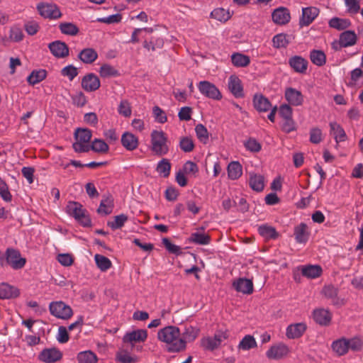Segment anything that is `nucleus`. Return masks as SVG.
<instances>
[{"label": "nucleus", "mask_w": 363, "mask_h": 363, "mask_svg": "<svg viewBox=\"0 0 363 363\" xmlns=\"http://www.w3.org/2000/svg\"><path fill=\"white\" fill-rule=\"evenodd\" d=\"M157 338L166 344L165 348L168 352L179 353L186 350L180 330L177 326L169 325L159 330Z\"/></svg>", "instance_id": "obj_1"}, {"label": "nucleus", "mask_w": 363, "mask_h": 363, "mask_svg": "<svg viewBox=\"0 0 363 363\" xmlns=\"http://www.w3.org/2000/svg\"><path fill=\"white\" fill-rule=\"evenodd\" d=\"M67 213L84 227L91 225V219L83 206L77 201H69L66 206Z\"/></svg>", "instance_id": "obj_2"}, {"label": "nucleus", "mask_w": 363, "mask_h": 363, "mask_svg": "<svg viewBox=\"0 0 363 363\" xmlns=\"http://www.w3.org/2000/svg\"><path fill=\"white\" fill-rule=\"evenodd\" d=\"M91 131L88 128H78L74 133L75 142L72 144L76 152H88L90 145L87 143L91 138Z\"/></svg>", "instance_id": "obj_3"}, {"label": "nucleus", "mask_w": 363, "mask_h": 363, "mask_svg": "<svg viewBox=\"0 0 363 363\" xmlns=\"http://www.w3.org/2000/svg\"><path fill=\"white\" fill-rule=\"evenodd\" d=\"M167 137L163 131L153 130L151 133L152 151L157 156H163L169 152Z\"/></svg>", "instance_id": "obj_4"}, {"label": "nucleus", "mask_w": 363, "mask_h": 363, "mask_svg": "<svg viewBox=\"0 0 363 363\" xmlns=\"http://www.w3.org/2000/svg\"><path fill=\"white\" fill-rule=\"evenodd\" d=\"M49 311L52 315L58 319L66 320L73 315L72 308L62 301H52L50 303Z\"/></svg>", "instance_id": "obj_5"}, {"label": "nucleus", "mask_w": 363, "mask_h": 363, "mask_svg": "<svg viewBox=\"0 0 363 363\" xmlns=\"http://www.w3.org/2000/svg\"><path fill=\"white\" fill-rule=\"evenodd\" d=\"M6 264L9 265L13 269H21L24 267L26 259L22 257L18 250L9 247L5 252Z\"/></svg>", "instance_id": "obj_6"}, {"label": "nucleus", "mask_w": 363, "mask_h": 363, "mask_svg": "<svg viewBox=\"0 0 363 363\" xmlns=\"http://www.w3.org/2000/svg\"><path fill=\"white\" fill-rule=\"evenodd\" d=\"M36 9L39 14L45 18L56 20L62 16L59 7L55 4L40 2Z\"/></svg>", "instance_id": "obj_7"}, {"label": "nucleus", "mask_w": 363, "mask_h": 363, "mask_svg": "<svg viewBox=\"0 0 363 363\" xmlns=\"http://www.w3.org/2000/svg\"><path fill=\"white\" fill-rule=\"evenodd\" d=\"M199 91L206 97L214 100H220L222 95L219 89L208 81H201L198 84Z\"/></svg>", "instance_id": "obj_8"}, {"label": "nucleus", "mask_w": 363, "mask_h": 363, "mask_svg": "<svg viewBox=\"0 0 363 363\" xmlns=\"http://www.w3.org/2000/svg\"><path fill=\"white\" fill-rule=\"evenodd\" d=\"M62 353L57 348H45L38 354V359L45 363H53L60 360Z\"/></svg>", "instance_id": "obj_9"}, {"label": "nucleus", "mask_w": 363, "mask_h": 363, "mask_svg": "<svg viewBox=\"0 0 363 363\" xmlns=\"http://www.w3.org/2000/svg\"><path fill=\"white\" fill-rule=\"evenodd\" d=\"M338 289L332 284L325 286L322 290V293L325 297L330 299L334 306L341 307L345 305V301L344 298L338 296Z\"/></svg>", "instance_id": "obj_10"}, {"label": "nucleus", "mask_w": 363, "mask_h": 363, "mask_svg": "<svg viewBox=\"0 0 363 363\" xmlns=\"http://www.w3.org/2000/svg\"><path fill=\"white\" fill-rule=\"evenodd\" d=\"M319 12V9L314 6L303 8L302 15L298 22L300 27L308 26L318 16Z\"/></svg>", "instance_id": "obj_11"}, {"label": "nucleus", "mask_w": 363, "mask_h": 363, "mask_svg": "<svg viewBox=\"0 0 363 363\" xmlns=\"http://www.w3.org/2000/svg\"><path fill=\"white\" fill-rule=\"evenodd\" d=\"M289 352V347L283 343L279 342L272 345L266 352V356L269 359H279L286 356Z\"/></svg>", "instance_id": "obj_12"}, {"label": "nucleus", "mask_w": 363, "mask_h": 363, "mask_svg": "<svg viewBox=\"0 0 363 363\" xmlns=\"http://www.w3.org/2000/svg\"><path fill=\"white\" fill-rule=\"evenodd\" d=\"M82 87L87 92H92L97 90L100 86L99 78L94 73H89L82 79Z\"/></svg>", "instance_id": "obj_13"}, {"label": "nucleus", "mask_w": 363, "mask_h": 363, "mask_svg": "<svg viewBox=\"0 0 363 363\" xmlns=\"http://www.w3.org/2000/svg\"><path fill=\"white\" fill-rule=\"evenodd\" d=\"M284 96L289 105L298 106L303 103L304 97L302 93L292 87H288L285 89Z\"/></svg>", "instance_id": "obj_14"}, {"label": "nucleus", "mask_w": 363, "mask_h": 363, "mask_svg": "<svg viewBox=\"0 0 363 363\" xmlns=\"http://www.w3.org/2000/svg\"><path fill=\"white\" fill-rule=\"evenodd\" d=\"M272 18L274 23L277 25H286L290 21L291 14L286 7H279L274 10Z\"/></svg>", "instance_id": "obj_15"}, {"label": "nucleus", "mask_w": 363, "mask_h": 363, "mask_svg": "<svg viewBox=\"0 0 363 363\" xmlns=\"http://www.w3.org/2000/svg\"><path fill=\"white\" fill-rule=\"evenodd\" d=\"M51 53L57 58H64L69 55V48L67 44L60 40H56L49 44Z\"/></svg>", "instance_id": "obj_16"}, {"label": "nucleus", "mask_w": 363, "mask_h": 363, "mask_svg": "<svg viewBox=\"0 0 363 363\" xmlns=\"http://www.w3.org/2000/svg\"><path fill=\"white\" fill-rule=\"evenodd\" d=\"M228 86L230 91L235 98L239 99L244 97L245 94L242 82L238 77L235 75L230 76Z\"/></svg>", "instance_id": "obj_17"}, {"label": "nucleus", "mask_w": 363, "mask_h": 363, "mask_svg": "<svg viewBox=\"0 0 363 363\" xmlns=\"http://www.w3.org/2000/svg\"><path fill=\"white\" fill-rule=\"evenodd\" d=\"M306 329L307 326L304 323L291 324L286 328V335L289 339H297L303 335Z\"/></svg>", "instance_id": "obj_18"}, {"label": "nucleus", "mask_w": 363, "mask_h": 363, "mask_svg": "<svg viewBox=\"0 0 363 363\" xmlns=\"http://www.w3.org/2000/svg\"><path fill=\"white\" fill-rule=\"evenodd\" d=\"M313 319L320 325H328L332 319L331 313L324 308L315 309L313 313Z\"/></svg>", "instance_id": "obj_19"}, {"label": "nucleus", "mask_w": 363, "mask_h": 363, "mask_svg": "<svg viewBox=\"0 0 363 363\" xmlns=\"http://www.w3.org/2000/svg\"><path fill=\"white\" fill-rule=\"evenodd\" d=\"M147 337V332L144 329H138L126 333L123 341L128 343L145 342Z\"/></svg>", "instance_id": "obj_20"}, {"label": "nucleus", "mask_w": 363, "mask_h": 363, "mask_svg": "<svg viewBox=\"0 0 363 363\" xmlns=\"http://www.w3.org/2000/svg\"><path fill=\"white\" fill-rule=\"evenodd\" d=\"M233 286L237 291L244 294H251L253 292V283L246 278H239L233 282Z\"/></svg>", "instance_id": "obj_21"}, {"label": "nucleus", "mask_w": 363, "mask_h": 363, "mask_svg": "<svg viewBox=\"0 0 363 363\" xmlns=\"http://www.w3.org/2000/svg\"><path fill=\"white\" fill-rule=\"evenodd\" d=\"M289 65L298 73H305L308 67V61L303 57L295 55L289 58Z\"/></svg>", "instance_id": "obj_22"}, {"label": "nucleus", "mask_w": 363, "mask_h": 363, "mask_svg": "<svg viewBox=\"0 0 363 363\" xmlns=\"http://www.w3.org/2000/svg\"><path fill=\"white\" fill-rule=\"evenodd\" d=\"M357 37L354 31L345 30L340 35L339 45L340 48H347L356 44Z\"/></svg>", "instance_id": "obj_23"}, {"label": "nucleus", "mask_w": 363, "mask_h": 363, "mask_svg": "<svg viewBox=\"0 0 363 363\" xmlns=\"http://www.w3.org/2000/svg\"><path fill=\"white\" fill-rule=\"evenodd\" d=\"M121 144L127 150L132 151L138 148L139 142L135 135L125 132L121 136Z\"/></svg>", "instance_id": "obj_24"}, {"label": "nucleus", "mask_w": 363, "mask_h": 363, "mask_svg": "<svg viewBox=\"0 0 363 363\" xmlns=\"http://www.w3.org/2000/svg\"><path fill=\"white\" fill-rule=\"evenodd\" d=\"M294 235L298 243H306L310 235L307 225L305 223H301L299 225L295 226Z\"/></svg>", "instance_id": "obj_25"}, {"label": "nucleus", "mask_w": 363, "mask_h": 363, "mask_svg": "<svg viewBox=\"0 0 363 363\" xmlns=\"http://www.w3.org/2000/svg\"><path fill=\"white\" fill-rule=\"evenodd\" d=\"M253 104L255 108L259 112H266L272 108V104L269 99L262 94H255L254 96Z\"/></svg>", "instance_id": "obj_26"}, {"label": "nucleus", "mask_w": 363, "mask_h": 363, "mask_svg": "<svg viewBox=\"0 0 363 363\" xmlns=\"http://www.w3.org/2000/svg\"><path fill=\"white\" fill-rule=\"evenodd\" d=\"M113 208V198L111 194L104 196L101 201L99 207L97 209V212L99 214H104L105 216L111 213Z\"/></svg>", "instance_id": "obj_27"}, {"label": "nucleus", "mask_w": 363, "mask_h": 363, "mask_svg": "<svg viewBox=\"0 0 363 363\" xmlns=\"http://www.w3.org/2000/svg\"><path fill=\"white\" fill-rule=\"evenodd\" d=\"M20 292L18 289L8 284L2 283L0 284V298H11L18 297Z\"/></svg>", "instance_id": "obj_28"}, {"label": "nucleus", "mask_w": 363, "mask_h": 363, "mask_svg": "<svg viewBox=\"0 0 363 363\" xmlns=\"http://www.w3.org/2000/svg\"><path fill=\"white\" fill-rule=\"evenodd\" d=\"M330 134L333 135L336 143L344 142L347 139V135L342 126L337 122H330Z\"/></svg>", "instance_id": "obj_29"}, {"label": "nucleus", "mask_w": 363, "mask_h": 363, "mask_svg": "<svg viewBox=\"0 0 363 363\" xmlns=\"http://www.w3.org/2000/svg\"><path fill=\"white\" fill-rule=\"evenodd\" d=\"M249 185L252 190L257 192L262 191L264 188V177L261 174L250 173Z\"/></svg>", "instance_id": "obj_30"}, {"label": "nucleus", "mask_w": 363, "mask_h": 363, "mask_svg": "<svg viewBox=\"0 0 363 363\" xmlns=\"http://www.w3.org/2000/svg\"><path fill=\"white\" fill-rule=\"evenodd\" d=\"M227 171L228 178L232 180H235L242 176V167L239 162L233 161L228 164Z\"/></svg>", "instance_id": "obj_31"}, {"label": "nucleus", "mask_w": 363, "mask_h": 363, "mask_svg": "<svg viewBox=\"0 0 363 363\" xmlns=\"http://www.w3.org/2000/svg\"><path fill=\"white\" fill-rule=\"evenodd\" d=\"M78 57L85 64H91L97 59L98 54L93 48H84L79 53Z\"/></svg>", "instance_id": "obj_32"}, {"label": "nucleus", "mask_w": 363, "mask_h": 363, "mask_svg": "<svg viewBox=\"0 0 363 363\" xmlns=\"http://www.w3.org/2000/svg\"><path fill=\"white\" fill-rule=\"evenodd\" d=\"M200 330L191 325L185 328L184 331L181 334V337L186 346L187 342H194L199 334Z\"/></svg>", "instance_id": "obj_33"}, {"label": "nucleus", "mask_w": 363, "mask_h": 363, "mask_svg": "<svg viewBox=\"0 0 363 363\" xmlns=\"http://www.w3.org/2000/svg\"><path fill=\"white\" fill-rule=\"evenodd\" d=\"M258 232L262 237L267 240H275L279 237V233L276 230L275 228L268 225H262L259 226Z\"/></svg>", "instance_id": "obj_34"}, {"label": "nucleus", "mask_w": 363, "mask_h": 363, "mask_svg": "<svg viewBox=\"0 0 363 363\" xmlns=\"http://www.w3.org/2000/svg\"><path fill=\"white\" fill-rule=\"evenodd\" d=\"M332 348L339 356L347 354L349 350L347 339L342 337L334 341L332 344Z\"/></svg>", "instance_id": "obj_35"}, {"label": "nucleus", "mask_w": 363, "mask_h": 363, "mask_svg": "<svg viewBox=\"0 0 363 363\" xmlns=\"http://www.w3.org/2000/svg\"><path fill=\"white\" fill-rule=\"evenodd\" d=\"M231 61L233 65L237 67H245L250 63V58L244 54L235 52L232 55Z\"/></svg>", "instance_id": "obj_36"}, {"label": "nucleus", "mask_w": 363, "mask_h": 363, "mask_svg": "<svg viewBox=\"0 0 363 363\" xmlns=\"http://www.w3.org/2000/svg\"><path fill=\"white\" fill-rule=\"evenodd\" d=\"M322 268L318 265H308L302 267L301 274L303 276L314 279L320 276Z\"/></svg>", "instance_id": "obj_37"}, {"label": "nucleus", "mask_w": 363, "mask_h": 363, "mask_svg": "<svg viewBox=\"0 0 363 363\" xmlns=\"http://www.w3.org/2000/svg\"><path fill=\"white\" fill-rule=\"evenodd\" d=\"M79 363H97L96 354L91 350L80 352L77 357Z\"/></svg>", "instance_id": "obj_38"}, {"label": "nucleus", "mask_w": 363, "mask_h": 363, "mask_svg": "<svg viewBox=\"0 0 363 363\" xmlns=\"http://www.w3.org/2000/svg\"><path fill=\"white\" fill-rule=\"evenodd\" d=\"M46 77L47 72L45 69L33 70L27 77V81L30 84L34 85L44 80Z\"/></svg>", "instance_id": "obj_39"}, {"label": "nucleus", "mask_w": 363, "mask_h": 363, "mask_svg": "<svg viewBox=\"0 0 363 363\" xmlns=\"http://www.w3.org/2000/svg\"><path fill=\"white\" fill-rule=\"evenodd\" d=\"M310 59L314 65L318 67L324 65L326 62V56L322 50H313L310 53Z\"/></svg>", "instance_id": "obj_40"}, {"label": "nucleus", "mask_w": 363, "mask_h": 363, "mask_svg": "<svg viewBox=\"0 0 363 363\" xmlns=\"http://www.w3.org/2000/svg\"><path fill=\"white\" fill-rule=\"evenodd\" d=\"M257 342L252 335H245L238 345V349L242 350H250L257 347Z\"/></svg>", "instance_id": "obj_41"}, {"label": "nucleus", "mask_w": 363, "mask_h": 363, "mask_svg": "<svg viewBox=\"0 0 363 363\" xmlns=\"http://www.w3.org/2000/svg\"><path fill=\"white\" fill-rule=\"evenodd\" d=\"M211 17L220 22H225L230 18L231 16L228 11L223 8H217L211 11Z\"/></svg>", "instance_id": "obj_42"}, {"label": "nucleus", "mask_w": 363, "mask_h": 363, "mask_svg": "<svg viewBox=\"0 0 363 363\" xmlns=\"http://www.w3.org/2000/svg\"><path fill=\"white\" fill-rule=\"evenodd\" d=\"M189 241L198 245H206L211 242V237L208 235L200 233H191Z\"/></svg>", "instance_id": "obj_43"}, {"label": "nucleus", "mask_w": 363, "mask_h": 363, "mask_svg": "<svg viewBox=\"0 0 363 363\" xmlns=\"http://www.w3.org/2000/svg\"><path fill=\"white\" fill-rule=\"evenodd\" d=\"M94 259H95L96 266L102 272L107 271L108 269L111 268V267L112 265L111 260L108 257H106L104 255H99V254L95 255Z\"/></svg>", "instance_id": "obj_44"}, {"label": "nucleus", "mask_w": 363, "mask_h": 363, "mask_svg": "<svg viewBox=\"0 0 363 363\" xmlns=\"http://www.w3.org/2000/svg\"><path fill=\"white\" fill-rule=\"evenodd\" d=\"M195 132L197 138L203 144H206L209 140V133L207 128L201 123L197 124L195 127Z\"/></svg>", "instance_id": "obj_45"}, {"label": "nucleus", "mask_w": 363, "mask_h": 363, "mask_svg": "<svg viewBox=\"0 0 363 363\" xmlns=\"http://www.w3.org/2000/svg\"><path fill=\"white\" fill-rule=\"evenodd\" d=\"M59 28L62 33L72 36L77 35L79 31L78 27L72 23H61Z\"/></svg>", "instance_id": "obj_46"}, {"label": "nucleus", "mask_w": 363, "mask_h": 363, "mask_svg": "<svg viewBox=\"0 0 363 363\" xmlns=\"http://www.w3.org/2000/svg\"><path fill=\"white\" fill-rule=\"evenodd\" d=\"M272 44L275 48H286L289 44L288 35L284 33L275 35L272 38Z\"/></svg>", "instance_id": "obj_47"}, {"label": "nucleus", "mask_w": 363, "mask_h": 363, "mask_svg": "<svg viewBox=\"0 0 363 363\" xmlns=\"http://www.w3.org/2000/svg\"><path fill=\"white\" fill-rule=\"evenodd\" d=\"M350 26L348 20L334 17L329 21V26L338 30L346 29Z\"/></svg>", "instance_id": "obj_48"}, {"label": "nucleus", "mask_w": 363, "mask_h": 363, "mask_svg": "<svg viewBox=\"0 0 363 363\" xmlns=\"http://www.w3.org/2000/svg\"><path fill=\"white\" fill-rule=\"evenodd\" d=\"M128 220V216L123 213L114 216L113 221H108L107 225L112 230L121 228Z\"/></svg>", "instance_id": "obj_49"}, {"label": "nucleus", "mask_w": 363, "mask_h": 363, "mask_svg": "<svg viewBox=\"0 0 363 363\" xmlns=\"http://www.w3.org/2000/svg\"><path fill=\"white\" fill-rule=\"evenodd\" d=\"M108 145L104 140L94 139L90 145V150L99 153H106L108 151Z\"/></svg>", "instance_id": "obj_50"}, {"label": "nucleus", "mask_w": 363, "mask_h": 363, "mask_svg": "<svg viewBox=\"0 0 363 363\" xmlns=\"http://www.w3.org/2000/svg\"><path fill=\"white\" fill-rule=\"evenodd\" d=\"M156 170L158 173L162 174L164 177H167L170 174L171 163L167 159L163 158L158 162Z\"/></svg>", "instance_id": "obj_51"}, {"label": "nucleus", "mask_w": 363, "mask_h": 363, "mask_svg": "<svg viewBox=\"0 0 363 363\" xmlns=\"http://www.w3.org/2000/svg\"><path fill=\"white\" fill-rule=\"evenodd\" d=\"M194 147V143L191 137L185 136L180 138L179 147L184 152L193 151Z\"/></svg>", "instance_id": "obj_52"}, {"label": "nucleus", "mask_w": 363, "mask_h": 363, "mask_svg": "<svg viewBox=\"0 0 363 363\" xmlns=\"http://www.w3.org/2000/svg\"><path fill=\"white\" fill-rule=\"evenodd\" d=\"M348 349L354 351L359 352L363 349V338L360 337H354L347 339Z\"/></svg>", "instance_id": "obj_53"}, {"label": "nucleus", "mask_w": 363, "mask_h": 363, "mask_svg": "<svg viewBox=\"0 0 363 363\" xmlns=\"http://www.w3.org/2000/svg\"><path fill=\"white\" fill-rule=\"evenodd\" d=\"M99 73L102 77H116L119 74L118 70L108 64L101 65Z\"/></svg>", "instance_id": "obj_54"}, {"label": "nucleus", "mask_w": 363, "mask_h": 363, "mask_svg": "<svg viewBox=\"0 0 363 363\" xmlns=\"http://www.w3.org/2000/svg\"><path fill=\"white\" fill-rule=\"evenodd\" d=\"M347 12L354 15L360 11V0H345Z\"/></svg>", "instance_id": "obj_55"}, {"label": "nucleus", "mask_w": 363, "mask_h": 363, "mask_svg": "<svg viewBox=\"0 0 363 363\" xmlns=\"http://www.w3.org/2000/svg\"><path fill=\"white\" fill-rule=\"evenodd\" d=\"M61 74L72 81L78 75V70L74 65H69L62 69Z\"/></svg>", "instance_id": "obj_56"}, {"label": "nucleus", "mask_w": 363, "mask_h": 363, "mask_svg": "<svg viewBox=\"0 0 363 363\" xmlns=\"http://www.w3.org/2000/svg\"><path fill=\"white\" fill-rule=\"evenodd\" d=\"M244 145L247 150L252 152H258L262 148L261 144L253 138H250L245 141Z\"/></svg>", "instance_id": "obj_57"}, {"label": "nucleus", "mask_w": 363, "mask_h": 363, "mask_svg": "<svg viewBox=\"0 0 363 363\" xmlns=\"http://www.w3.org/2000/svg\"><path fill=\"white\" fill-rule=\"evenodd\" d=\"M0 196L6 202L12 199V196L9 190L6 183L0 177Z\"/></svg>", "instance_id": "obj_58"}, {"label": "nucleus", "mask_w": 363, "mask_h": 363, "mask_svg": "<svg viewBox=\"0 0 363 363\" xmlns=\"http://www.w3.org/2000/svg\"><path fill=\"white\" fill-rule=\"evenodd\" d=\"M116 360L121 363H135L137 358L133 357L128 352L123 351L116 354Z\"/></svg>", "instance_id": "obj_59"}, {"label": "nucleus", "mask_w": 363, "mask_h": 363, "mask_svg": "<svg viewBox=\"0 0 363 363\" xmlns=\"http://www.w3.org/2000/svg\"><path fill=\"white\" fill-rule=\"evenodd\" d=\"M122 20V16L120 13H116L113 15H111L108 17H103V18H98L96 19L97 22L107 23V24H112V23H117L121 22Z\"/></svg>", "instance_id": "obj_60"}, {"label": "nucleus", "mask_w": 363, "mask_h": 363, "mask_svg": "<svg viewBox=\"0 0 363 363\" xmlns=\"http://www.w3.org/2000/svg\"><path fill=\"white\" fill-rule=\"evenodd\" d=\"M23 31L19 27L13 26L11 28L9 38L11 40L20 42L23 40Z\"/></svg>", "instance_id": "obj_61"}, {"label": "nucleus", "mask_w": 363, "mask_h": 363, "mask_svg": "<svg viewBox=\"0 0 363 363\" xmlns=\"http://www.w3.org/2000/svg\"><path fill=\"white\" fill-rule=\"evenodd\" d=\"M322 141V131L318 128H313L310 130V142L318 144Z\"/></svg>", "instance_id": "obj_62"}, {"label": "nucleus", "mask_w": 363, "mask_h": 363, "mask_svg": "<svg viewBox=\"0 0 363 363\" xmlns=\"http://www.w3.org/2000/svg\"><path fill=\"white\" fill-rule=\"evenodd\" d=\"M24 28L28 35H34L38 32L40 26L38 22L30 21L25 23Z\"/></svg>", "instance_id": "obj_63"}, {"label": "nucleus", "mask_w": 363, "mask_h": 363, "mask_svg": "<svg viewBox=\"0 0 363 363\" xmlns=\"http://www.w3.org/2000/svg\"><path fill=\"white\" fill-rule=\"evenodd\" d=\"M72 103L78 107H82L86 104V98L83 92L79 91L72 96Z\"/></svg>", "instance_id": "obj_64"}]
</instances>
